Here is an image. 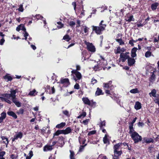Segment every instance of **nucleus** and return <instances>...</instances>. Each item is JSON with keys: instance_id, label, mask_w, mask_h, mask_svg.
Returning a JSON list of instances; mask_svg holds the SVG:
<instances>
[{"instance_id": "423d86ee", "label": "nucleus", "mask_w": 159, "mask_h": 159, "mask_svg": "<svg viewBox=\"0 0 159 159\" xmlns=\"http://www.w3.org/2000/svg\"><path fill=\"white\" fill-rule=\"evenodd\" d=\"M23 136L22 133L20 132L18 133L17 134H16L14 136V138L12 139V142L15 141L16 140H17L18 139H21Z\"/></svg>"}, {"instance_id": "5701e85b", "label": "nucleus", "mask_w": 159, "mask_h": 159, "mask_svg": "<svg viewBox=\"0 0 159 159\" xmlns=\"http://www.w3.org/2000/svg\"><path fill=\"white\" fill-rule=\"evenodd\" d=\"M52 149V146L46 145L43 148V150L44 151L51 150Z\"/></svg>"}, {"instance_id": "aec40b11", "label": "nucleus", "mask_w": 159, "mask_h": 159, "mask_svg": "<svg viewBox=\"0 0 159 159\" xmlns=\"http://www.w3.org/2000/svg\"><path fill=\"white\" fill-rule=\"evenodd\" d=\"M64 134H67L71 132L72 129L70 127L66 128L65 129L63 130Z\"/></svg>"}, {"instance_id": "bf43d9fd", "label": "nucleus", "mask_w": 159, "mask_h": 159, "mask_svg": "<svg viewBox=\"0 0 159 159\" xmlns=\"http://www.w3.org/2000/svg\"><path fill=\"white\" fill-rule=\"evenodd\" d=\"M137 119V118L136 117L134 118L132 122L129 123V125L133 126L135 122Z\"/></svg>"}, {"instance_id": "5fc2aeb1", "label": "nucleus", "mask_w": 159, "mask_h": 159, "mask_svg": "<svg viewBox=\"0 0 159 159\" xmlns=\"http://www.w3.org/2000/svg\"><path fill=\"white\" fill-rule=\"evenodd\" d=\"M34 18H35L37 19V20H38L39 19H42L43 17L40 15H35V17H34Z\"/></svg>"}, {"instance_id": "37998d69", "label": "nucleus", "mask_w": 159, "mask_h": 159, "mask_svg": "<svg viewBox=\"0 0 159 159\" xmlns=\"http://www.w3.org/2000/svg\"><path fill=\"white\" fill-rule=\"evenodd\" d=\"M152 55V52L150 51H148L145 52V56L146 58H148L151 57Z\"/></svg>"}, {"instance_id": "69168bd1", "label": "nucleus", "mask_w": 159, "mask_h": 159, "mask_svg": "<svg viewBox=\"0 0 159 159\" xmlns=\"http://www.w3.org/2000/svg\"><path fill=\"white\" fill-rule=\"evenodd\" d=\"M1 116L2 117L3 119H5L6 117V114L5 112H2L1 114Z\"/></svg>"}, {"instance_id": "7ed1b4c3", "label": "nucleus", "mask_w": 159, "mask_h": 159, "mask_svg": "<svg viewBox=\"0 0 159 159\" xmlns=\"http://www.w3.org/2000/svg\"><path fill=\"white\" fill-rule=\"evenodd\" d=\"M58 83L60 84H62V87H66L70 84L68 78H61Z\"/></svg>"}, {"instance_id": "603ef678", "label": "nucleus", "mask_w": 159, "mask_h": 159, "mask_svg": "<svg viewBox=\"0 0 159 159\" xmlns=\"http://www.w3.org/2000/svg\"><path fill=\"white\" fill-rule=\"evenodd\" d=\"M57 23L58 25H59L58 26H57V27L59 29L62 28L64 26V24H62L61 22H60V21L57 22Z\"/></svg>"}, {"instance_id": "0e129e2a", "label": "nucleus", "mask_w": 159, "mask_h": 159, "mask_svg": "<svg viewBox=\"0 0 159 159\" xmlns=\"http://www.w3.org/2000/svg\"><path fill=\"white\" fill-rule=\"evenodd\" d=\"M97 82V80L95 79L94 78H93L91 81V84L93 85L94 84H95Z\"/></svg>"}, {"instance_id": "680f3d73", "label": "nucleus", "mask_w": 159, "mask_h": 159, "mask_svg": "<svg viewBox=\"0 0 159 159\" xmlns=\"http://www.w3.org/2000/svg\"><path fill=\"white\" fill-rule=\"evenodd\" d=\"M89 121V119H87L83 121V123L85 125H87Z\"/></svg>"}, {"instance_id": "2eb2a0df", "label": "nucleus", "mask_w": 159, "mask_h": 159, "mask_svg": "<svg viewBox=\"0 0 159 159\" xmlns=\"http://www.w3.org/2000/svg\"><path fill=\"white\" fill-rule=\"evenodd\" d=\"M65 138L62 136H60L58 138V140L57 142L60 144L62 146H63L65 144Z\"/></svg>"}, {"instance_id": "f704fd0d", "label": "nucleus", "mask_w": 159, "mask_h": 159, "mask_svg": "<svg viewBox=\"0 0 159 159\" xmlns=\"http://www.w3.org/2000/svg\"><path fill=\"white\" fill-rule=\"evenodd\" d=\"M86 115V113L85 112H83L79 116H78L77 117L78 118H83L85 117Z\"/></svg>"}, {"instance_id": "e2e57ef3", "label": "nucleus", "mask_w": 159, "mask_h": 159, "mask_svg": "<svg viewBox=\"0 0 159 159\" xmlns=\"http://www.w3.org/2000/svg\"><path fill=\"white\" fill-rule=\"evenodd\" d=\"M80 87L79 84L78 83H76L74 86V88L75 89H80Z\"/></svg>"}, {"instance_id": "1a4fd4ad", "label": "nucleus", "mask_w": 159, "mask_h": 159, "mask_svg": "<svg viewBox=\"0 0 159 159\" xmlns=\"http://www.w3.org/2000/svg\"><path fill=\"white\" fill-rule=\"evenodd\" d=\"M135 60L134 58L132 57H129L128 59V64L129 66H133L135 63Z\"/></svg>"}, {"instance_id": "de8ad7c7", "label": "nucleus", "mask_w": 159, "mask_h": 159, "mask_svg": "<svg viewBox=\"0 0 159 159\" xmlns=\"http://www.w3.org/2000/svg\"><path fill=\"white\" fill-rule=\"evenodd\" d=\"M121 50L120 47L119 46L117 48L116 50H115V53L116 54L119 53L121 51Z\"/></svg>"}, {"instance_id": "4468645a", "label": "nucleus", "mask_w": 159, "mask_h": 159, "mask_svg": "<svg viewBox=\"0 0 159 159\" xmlns=\"http://www.w3.org/2000/svg\"><path fill=\"white\" fill-rule=\"evenodd\" d=\"M82 100L85 104L88 105H90L91 101L89 100L88 98L83 97L82 98Z\"/></svg>"}, {"instance_id": "338daca9", "label": "nucleus", "mask_w": 159, "mask_h": 159, "mask_svg": "<svg viewBox=\"0 0 159 159\" xmlns=\"http://www.w3.org/2000/svg\"><path fill=\"white\" fill-rule=\"evenodd\" d=\"M95 95L96 96L99 95V88H97V90L95 92Z\"/></svg>"}, {"instance_id": "20e7f679", "label": "nucleus", "mask_w": 159, "mask_h": 159, "mask_svg": "<svg viewBox=\"0 0 159 159\" xmlns=\"http://www.w3.org/2000/svg\"><path fill=\"white\" fill-rule=\"evenodd\" d=\"M84 43L87 45V48L89 51L92 52H95V48L92 43L87 42L86 41H85Z\"/></svg>"}, {"instance_id": "a211bd4d", "label": "nucleus", "mask_w": 159, "mask_h": 159, "mask_svg": "<svg viewBox=\"0 0 159 159\" xmlns=\"http://www.w3.org/2000/svg\"><path fill=\"white\" fill-rule=\"evenodd\" d=\"M114 157H118L119 158V157L121 155L122 153V152L121 150L120 151H114Z\"/></svg>"}, {"instance_id": "58836bf2", "label": "nucleus", "mask_w": 159, "mask_h": 159, "mask_svg": "<svg viewBox=\"0 0 159 159\" xmlns=\"http://www.w3.org/2000/svg\"><path fill=\"white\" fill-rule=\"evenodd\" d=\"M70 159H75V158L74 157V156L75 154L74 152L70 150Z\"/></svg>"}, {"instance_id": "79ce46f5", "label": "nucleus", "mask_w": 159, "mask_h": 159, "mask_svg": "<svg viewBox=\"0 0 159 159\" xmlns=\"http://www.w3.org/2000/svg\"><path fill=\"white\" fill-rule=\"evenodd\" d=\"M103 141L104 143L105 144L107 143L108 142H109L108 139L107 138V134H105L104 137L103 138Z\"/></svg>"}, {"instance_id": "c9c22d12", "label": "nucleus", "mask_w": 159, "mask_h": 159, "mask_svg": "<svg viewBox=\"0 0 159 159\" xmlns=\"http://www.w3.org/2000/svg\"><path fill=\"white\" fill-rule=\"evenodd\" d=\"M130 92L132 93H139V91L137 88L132 89L130 90Z\"/></svg>"}, {"instance_id": "c85d7f7f", "label": "nucleus", "mask_w": 159, "mask_h": 159, "mask_svg": "<svg viewBox=\"0 0 159 159\" xmlns=\"http://www.w3.org/2000/svg\"><path fill=\"white\" fill-rule=\"evenodd\" d=\"M155 72V71H153V72H151V73H152V75H151L150 77V79L149 81L151 82H152L153 81H154L155 78H156V76L154 74V72Z\"/></svg>"}, {"instance_id": "c03bdc74", "label": "nucleus", "mask_w": 159, "mask_h": 159, "mask_svg": "<svg viewBox=\"0 0 159 159\" xmlns=\"http://www.w3.org/2000/svg\"><path fill=\"white\" fill-rule=\"evenodd\" d=\"M68 24L71 27H74L75 25V22L72 20L70 21L68 23Z\"/></svg>"}, {"instance_id": "f257e3e1", "label": "nucleus", "mask_w": 159, "mask_h": 159, "mask_svg": "<svg viewBox=\"0 0 159 159\" xmlns=\"http://www.w3.org/2000/svg\"><path fill=\"white\" fill-rule=\"evenodd\" d=\"M131 138L135 143H137L142 140V137L137 132H134L131 135Z\"/></svg>"}, {"instance_id": "4d7b16f0", "label": "nucleus", "mask_w": 159, "mask_h": 159, "mask_svg": "<svg viewBox=\"0 0 159 159\" xmlns=\"http://www.w3.org/2000/svg\"><path fill=\"white\" fill-rule=\"evenodd\" d=\"M84 32L85 33L87 34H88V32H89V28L87 27L86 26H84Z\"/></svg>"}, {"instance_id": "a18cd8bd", "label": "nucleus", "mask_w": 159, "mask_h": 159, "mask_svg": "<svg viewBox=\"0 0 159 159\" xmlns=\"http://www.w3.org/2000/svg\"><path fill=\"white\" fill-rule=\"evenodd\" d=\"M96 102H93V100H91L90 105H89V106H91L92 107L94 108L96 107Z\"/></svg>"}, {"instance_id": "b1692460", "label": "nucleus", "mask_w": 159, "mask_h": 159, "mask_svg": "<svg viewBox=\"0 0 159 159\" xmlns=\"http://www.w3.org/2000/svg\"><path fill=\"white\" fill-rule=\"evenodd\" d=\"M157 93L156 90L155 89H154L152 90L151 92L149 93V95L150 96H152L154 97H156V93Z\"/></svg>"}, {"instance_id": "6ab92c4d", "label": "nucleus", "mask_w": 159, "mask_h": 159, "mask_svg": "<svg viewBox=\"0 0 159 159\" xmlns=\"http://www.w3.org/2000/svg\"><path fill=\"white\" fill-rule=\"evenodd\" d=\"M93 32H94L97 34H99V27L92 26Z\"/></svg>"}, {"instance_id": "393cba45", "label": "nucleus", "mask_w": 159, "mask_h": 159, "mask_svg": "<svg viewBox=\"0 0 159 159\" xmlns=\"http://www.w3.org/2000/svg\"><path fill=\"white\" fill-rule=\"evenodd\" d=\"M129 133L130 134V135L132 134H133L134 132H136L134 130L133 128V126L129 125Z\"/></svg>"}, {"instance_id": "8fccbe9b", "label": "nucleus", "mask_w": 159, "mask_h": 159, "mask_svg": "<svg viewBox=\"0 0 159 159\" xmlns=\"http://www.w3.org/2000/svg\"><path fill=\"white\" fill-rule=\"evenodd\" d=\"M20 27L21 30L23 31L24 32H25L26 29L25 27L24 24H21L20 25Z\"/></svg>"}, {"instance_id": "9b49d317", "label": "nucleus", "mask_w": 159, "mask_h": 159, "mask_svg": "<svg viewBox=\"0 0 159 159\" xmlns=\"http://www.w3.org/2000/svg\"><path fill=\"white\" fill-rule=\"evenodd\" d=\"M143 143L145 142L147 143H154V141L151 138H144L143 140Z\"/></svg>"}, {"instance_id": "c756f323", "label": "nucleus", "mask_w": 159, "mask_h": 159, "mask_svg": "<svg viewBox=\"0 0 159 159\" xmlns=\"http://www.w3.org/2000/svg\"><path fill=\"white\" fill-rule=\"evenodd\" d=\"M63 39L65 40L67 42H69L71 40V38L69 35L66 34L63 36Z\"/></svg>"}, {"instance_id": "4be33fe9", "label": "nucleus", "mask_w": 159, "mask_h": 159, "mask_svg": "<svg viewBox=\"0 0 159 159\" xmlns=\"http://www.w3.org/2000/svg\"><path fill=\"white\" fill-rule=\"evenodd\" d=\"M122 144V143H119L115 145L113 147L114 151L118 150Z\"/></svg>"}, {"instance_id": "a19ab883", "label": "nucleus", "mask_w": 159, "mask_h": 159, "mask_svg": "<svg viewBox=\"0 0 159 159\" xmlns=\"http://www.w3.org/2000/svg\"><path fill=\"white\" fill-rule=\"evenodd\" d=\"M6 154V152L5 151H0V159H5L3 157Z\"/></svg>"}, {"instance_id": "39448f33", "label": "nucleus", "mask_w": 159, "mask_h": 159, "mask_svg": "<svg viewBox=\"0 0 159 159\" xmlns=\"http://www.w3.org/2000/svg\"><path fill=\"white\" fill-rule=\"evenodd\" d=\"M129 52H126L125 53H121L120 55V57L122 62H124L126 59H128L129 57Z\"/></svg>"}, {"instance_id": "09e8293b", "label": "nucleus", "mask_w": 159, "mask_h": 159, "mask_svg": "<svg viewBox=\"0 0 159 159\" xmlns=\"http://www.w3.org/2000/svg\"><path fill=\"white\" fill-rule=\"evenodd\" d=\"M18 10V11L20 12H22L23 11L24 9L23 8V5L22 4H20Z\"/></svg>"}, {"instance_id": "3c124183", "label": "nucleus", "mask_w": 159, "mask_h": 159, "mask_svg": "<svg viewBox=\"0 0 159 159\" xmlns=\"http://www.w3.org/2000/svg\"><path fill=\"white\" fill-rule=\"evenodd\" d=\"M63 113L67 117L70 116V115L69 114V111L67 110L63 111H62Z\"/></svg>"}, {"instance_id": "a878e982", "label": "nucleus", "mask_w": 159, "mask_h": 159, "mask_svg": "<svg viewBox=\"0 0 159 159\" xmlns=\"http://www.w3.org/2000/svg\"><path fill=\"white\" fill-rule=\"evenodd\" d=\"M125 20L126 21L129 22H130L131 21H134V19L133 18V16L131 15L129 17L127 16L126 17Z\"/></svg>"}, {"instance_id": "f03ea898", "label": "nucleus", "mask_w": 159, "mask_h": 159, "mask_svg": "<svg viewBox=\"0 0 159 159\" xmlns=\"http://www.w3.org/2000/svg\"><path fill=\"white\" fill-rule=\"evenodd\" d=\"M72 73L71 75H73V79L75 82L77 81L78 80H80L82 78V75L80 72L76 70H72L71 71Z\"/></svg>"}, {"instance_id": "f3484780", "label": "nucleus", "mask_w": 159, "mask_h": 159, "mask_svg": "<svg viewBox=\"0 0 159 159\" xmlns=\"http://www.w3.org/2000/svg\"><path fill=\"white\" fill-rule=\"evenodd\" d=\"M103 22H104V21L102 20L100 22V34H101V32L105 30L106 26L105 24H102Z\"/></svg>"}, {"instance_id": "49530a36", "label": "nucleus", "mask_w": 159, "mask_h": 159, "mask_svg": "<svg viewBox=\"0 0 159 159\" xmlns=\"http://www.w3.org/2000/svg\"><path fill=\"white\" fill-rule=\"evenodd\" d=\"M107 7L104 5H102L101 7H100V10L101 12H103L105 10L107 9Z\"/></svg>"}, {"instance_id": "f8f14e48", "label": "nucleus", "mask_w": 159, "mask_h": 159, "mask_svg": "<svg viewBox=\"0 0 159 159\" xmlns=\"http://www.w3.org/2000/svg\"><path fill=\"white\" fill-rule=\"evenodd\" d=\"M12 101L18 107H20L21 106V103L18 101L16 98H12Z\"/></svg>"}, {"instance_id": "2f4dec72", "label": "nucleus", "mask_w": 159, "mask_h": 159, "mask_svg": "<svg viewBox=\"0 0 159 159\" xmlns=\"http://www.w3.org/2000/svg\"><path fill=\"white\" fill-rule=\"evenodd\" d=\"M3 78L5 80L7 79V81H11L13 79L12 78L11 76H9L8 74L6 75L3 77Z\"/></svg>"}, {"instance_id": "412c9836", "label": "nucleus", "mask_w": 159, "mask_h": 159, "mask_svg": "<svg viewBox=\"0 0 159 159\" xmlns=\"http://www.w3.org/2000/svg\"><path fill=\"white\" fill-rule=\"evenodd\" d=\"M159 4L158 3L156 2L152 3L151 5V8L152 9L153 11L156 10Z\"/></svg>"}, {"instance_id": "0eeeda50", "label": "nucleus", "mask_w": 159, "mask_h": 159, "mask_svg": "<svg viewBox=\"0 0 159 159\" xmlns=\"http://www.w3.org/2000/svg\"><path fill=\"white\" fill-rule=\"evenodd\" d=\"M107 63V61L102 56H100V67H103L104 66H106Z\"/></svg>"}, {"instance_id": "bb28decb", "label": "nucleus", "mask_w": 159, "mask_h": 159, "mask_svg": "<svg viewBox=\"0 0 159 159\" xmlns=\"http://www.w3.org/2000/svg\"><path fill=\"white\" fill-rule=\"evenodd\" d=\"M66 123L65 122H62L60 124L57 125L56 127L58 129H61L63 128L66 125Z\"/></svg>"}, {"instance_id": "9d476101", "label": "nucleus", "mask_w": 159, "mask_h": 159, "mask_svg": "<svg viewBox=\"0 0 159 159\" xmlns=\"http://www.w3.org/2000/svg\"><path fill=\"white\" fill-rule=\"evenodd\" d=\"M138 50V48L136 47L133 48L131 50V57L132 58H134L137 56L136 52Z\"/></svg>"}, {"instance_id": "72a5a7b5", "label": "nucleus", "mask_w": 159, "mask_h": 159, "mask_svg": "<svg viewBox=\"0 0 159 159\" xmlns=\"http://www.w3.org/2000/svg\"><path fill=\"white\" fill-rule=\"evenodd\" d=\"M36 91L35 89H34L32 91H30L29 93V95L31 96H35L37 94V92L36 93Z\"/></svg>"}, {"instance_id": "864d4df0", "label": "nucleus", "mask_w": 159, "mask_h": 159, "mask_svg": "<svg viewBox=\"0 0 159 159\" xmlns=\"http://www.w3.org/2000/svg\"><path fill=\"white\" fill-rule=\"evenodd\" d=\"M105 125V121L101 122L100 123V129H102V127Z\"/></svg>"}, {"instance_id": "6e6d98bb", "label": "nucleus", "mask_w": 159, "mask_h": 159, "mask_svg": "<svg viewBox=\"0 0 159 159\" xmlns=\"http://www.w3.org/2000/svg\"><path fill=\"white\" fill-rule=\"evenodd\" d=\"M96 132V130H92L90 131L88 134V136H90L92 135L95 134Z\"/></svg>"}, {"instance_id": "e433bc0d", "label": "nucleus", "mask_w": 159, "mask_h": 159, "mask_svg": "<svg viewBox=\"0 0 159 159\" xmlns=\"http://www.w3.org/2000/svg\"><path fill=\"white\" fill-rule=\"evenodd\" d=\"M1 139L2 140H4V139H6L7 141V143H6L5 142H4L6 144V146L7 147V145L9 143V141L8 140V138H7V137L5 136H2L1 137Z\"/></svg>"}, {"instance_id": "4c0bfd02", "label": "nucleus", "mask_w": 159, "mask_h": 159, "mask_svg": "<svg viewBox=\"0 0 159 159\" xmlns=\"http://www.w3.org/2000/svg\"><path fill=\"white\" fill-rule=\"evenodd\" d=\"M0 98L2 101H4L9 104H11V101L8 99L2 97H0Z\"/></svg>"}, {"instance_id": "052dcab7", "label": "nucleus", "mask_w": 159, "mask_h": 159, "mask_svg": "<svg viewBox=\"0 0 159 159\" xmlns=\"http://www.w3.org/2000/svg\"><path fill=\"white\" fill-rule=\"evenodd\" d=\"M24 111V110L23 109L20 108L19 111L17 113L19 114H23Z\"/></svg>"}, {"instance_id": "dca6fc26", "label": "nucleus", "mask_w": 159, "mask_h": 159, "mask_svg": "<svg viewBox=\"0 0 159 159\" xmlns=\"http://www.w3.org/2000/svg\"><path fill=\"white\" fill-rule=\"evenodd\" d=\"M134 107L136 110H138L140 109L142 107L141 103L139 101L136 102H135Z\"/></svg>"}, {"instance_id": "473e14b6", "label": "nucleus", "mask_w": 159, "mask_h": 159, "mask_svg": "<svg viewBox=\"0 0 159 159\" xmlns=\"http://www.w3.org/2000/svg\"><path fill=\"white\" fill-rule=\"evenodd\" d=\"M93 144H97V143L99 141V139L98 136H96V137H94L93 139Z\"/></svg>"}, {"instance_id": "cd10ccee", "label": "nucleus", "mask_w": 159, "mask_h": 159, "mask_svg": "<svg viewBox=\"0 0 159 159\" xmlns=\"http://www.w3.org/2000/svg\"><path fill=\"white\" fill-rule=\"evenodd\" d=\"M61 134H64L63 130H57L54 134V137L55 136H58Z\"/></svg>"}, {"instance_id": "7c9ffc66", "label": "nucleus", "mask_w": 159, "mask_h": 159, "mask_svg": "<svg viewBox=\"0 0 159 159\" xmlns=\"http://www.w3.org/2000/svg\"><path fill=\"white\" fill-rule=\"evenodd\" d=\"M116 41L120 45H122L125 44L124 42L121 38L115 39Z\"/></svg>"}, {"instance_id": "6e6552de", "label": "nucleus", "mask_w": 159, "mask_h": 159, "mask_svg": "<svg viewBox=\"0 0 159 159\" xmlns=\"http://www.w3.org/2000/svg\"><path fill=\"white\" fill-rule=\"evenodd\" d=\"M112 81H110L108 83H104L103 84V87L104 89H109L110 88H111L113 87V85L112 84Z\"/></svg>"}, {"instance_id": "ddd939ff", "label": "nucleus", "mask_w": 159, "mask_h": 159, "mask_svg": "<svg viewBox=\"0 0 159 159\" xmlns=\"http://www.w3.org/2000/svg\"><path fill=\"white\" fill-rule=\"evenodd\" d=\"M7 114L9 116L12 117L15 119H16L17 118V116L16 114L12 111H8L7 112Z\"/></svg>"}, {"instance_id": "774afa93", "label": "nucleus", "mask_w": 159, "mask_h": 159, "mask_svg": "<svg viewBox=\"0 0 159 159\" xmlns=\"http://www.w3.org/2000/svg\"><path fill=\"white\" fill-rule=\"evenodd\" d=\"M5 41V40L4 39V38H2L0 40V45H3Z\"/></svg>"}, {"instance_id": "13d9d810", "label": "nucleus", "mask_w": 159, "mask_h": 159, "mask_svg": "<svg viewBox=\"0 0 159 159\" xmlns=\"http://www.w3.org/2000/svg\"><path fill=\"white\" fill-rule=\"evenodd\" d=\"M2 96L3 97L7 98H10L11 97V94H10L8 93H5L3 94L2 95Z\"/></svg>"}, {"instance_id": "ea45409f", "label": "nucleus", "mask_w": 159, "mask_h": 159, "mask_svg": "<svg viewBox=\"0 0 159 159\" xmlns=\"http://www.w3.org/2000/svg\"><path fill=\"white\" fill-rule=\"evenodd\" d=\"M16 92V90H12L11 91V93L10 94L12 98H16L15 94Z\"/></svg>"}]
</instances>
